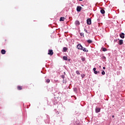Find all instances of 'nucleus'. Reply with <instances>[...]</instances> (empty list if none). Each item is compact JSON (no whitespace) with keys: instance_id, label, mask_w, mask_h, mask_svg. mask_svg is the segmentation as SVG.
<instances>
[{"instance_id":"nucleus-1","label":"nucleus","mask_w":125,"mask_h":125,"mask_svg":"<svg viewBox=\"0 0 125 125\" xmlns=\"http://www.w3.org/2000/svg\"><path fill=\"white\" fill-rule=\"evenodd\" d=\"M48 54L49 55H50L51 56H52V55H53V50H48Z\"/></svg>"},{"instance_id":"nucleus-2","label":"nucleus","mask_w":125,"mask_h":125,"mask_svg":"<svg viewBox=\"0 0 125 125\" xmlns=\"http://www.w3.org/2000/svg\"><path fill=\"white\" fill-rule=\"evenodd\" d=\"M77 48H78V49H80V50H82L83 48V46H82L81 44H79L78 45H77Z\"/></svg>"},{"instance_id":"nucleus-3","label":"nucleus","mask_w":125,"mask_h":125,"mask_svg":"<svg viewBox=\"0 0 125 125\" xmlns=\"http://www.w3.org/2000/svg\"><path fill=\"white\" fill-rule=\"evenodd\" d=\"M81 10H82V7L80 6H78L77 7V11H78V12H81Z\"/></svg>"},{"instance_id":"nucleus-4","label":"nucleus","mask_w":125,"mask_h":125,"mask_svg":"<svg viewBox=\"0 0 125 125\" xmlns=\"http://www.w3.org/2000/svg\"><path fill=\"white\" fill-rule=\"evenodd\" d=\"M87 24L88 25H91V20L90 19H88L87 20Z\"/></svg>"},{"instance_id":"nucleus-5","label":"nucleus","mask_w":125,"mask_h":125,"mask_svg":"<svg viewBox=\"0 0 125 125\" xmlns=\"http://www.w3.org/2000/svg\"><path fill=\"white\" fill-rule=\"evenodd\" d=\"M120 37L121 39H125V33H122L120 34Z\"/></svg>"},{"instance_id":"nucleus-6","label":"nucleus","mask_w":125,"mask_h":125,"mask_svg":"<svg viewBox=\"0 0 125 125\" xmlns=\"http://www.w3.org/2000/svg\"><path fill=\"white\" fill-rule=\"evenodd\" d=\"M81 50H83L84 52H88V50H86V49L83 47H82V49Z\"/></svg>"},{"instance_id":"nucleus-7","label":"nucleus","mask_w":125,"mask_h":125,"mask_svg":"<svg viewBox=\"0 0 125 125\" xmlns=\"http://www.w3.org/2000/svg\"><path fill=\"white\" fill-rule=\"evenodd\" d=\"M101 110V108L99 107L96 108V113H99Z\"/></svg>"},{"instance_id":"nucleus-8","label":"nucleus","mask_w":125,"mask_h":125,"mask_svg":"<svg viewBox=\"0 0 125 125\" xmlns=\"http://www.w3.org/2000/svg\"><path fill=\"white\" fill-rule=\"evenodd\" d=\"M22 89H23V88L21 86H17L18 90H22Z\"/></svg>"},{"instance_id":"nucleus-9","label":"nucleus","mask_w":125,"mask_h":125,"mask_svg":"<svg viewBox=\"0 0 125 125\" xmlns=\"http://www.w3.org/2000/svg\"><path fill=\"white\" fill-rule=\"evenodd\" d=\"M124 43V40H120L119 41V44L120 45H122V44H123Z\"/></svg>"},{"instance_id":"nucleus-10","label":"nucleus","mask_w":125,"mask_h":125,"mask_svg":"<svg viewBox=\"0 0 125 125\" xmlns=\"http://www.w3.org/2000/svg\"><path fill=\"white\" fill-rule=\"evenodd\" d=\"M6 53V51H5V50L2 49L1 50V54H5Z\"/></svg>"},{"instance_id":"nucleus-11","label":"nucleus","mask_w":125,"mask_h":125,"mask_svg":"<svg viewBox=\"0 0 125 125\" xmlns=\"http://www.w3.org/2000/svg\"><path fill=\"white\" fill-rule=\"evenodd\" d=\"M80 21H75V25L76 26H79V25H80Z\"/></svg>"},{"instance_id":"nucleus-12","label":"nucleus","mask_w":125,"mask_h":125,"mask_svg":"<svg viewBox=\"0 0 125 125\" xmlns=\"http://www.w3.org/2000/svg\"><path fill=\"white\" fill-rule=\"evenodd\" d=\"M63 50L64 52H66V51H67V50H68V49L66 47H64L63 48Z\"/></svg>"},{"instance_id":"nucleus-13","label":"nucleus","mask_w":125,"mask_h":125,"mask_svg":"<svg viewBox=\"0 0 125 125\" xmlns=\"http://www.w3.org/2000/svg\"><path fill=\"white\" fill-rule=\"evenodd\" d=\"M102 59H103V61H106V57L105 56L102 57Z\"/></svg>"},{"instance_id":"nucleus-14","label":"nucleus","mask_w":125,"mask_h":125,"mask_svg":"<svg viewBox=\"0 0 125 125\" xmlns=\"http://www.w3.org/2000/svg\"><path fill=\"white\" fill-rule=\"evenodd\" d=\"M101 13L102 14H104V13H105V10H104V9L101 10Z\"/></svg>"},{"instance_id":"nucleus-15","label":"nucleus","mask_w":125,"mask_h":125,"mask_svg":"<svg viewBox=\"0 0 125 125\" xmlns=\"http://www.w3.org/2000/svg\"><path fill=\"white\" fill-rule=\"evenodd\" d=\"M65 20V18L64 17H61L60 19V21H64Z\"/></svg>"},{"instance_id":"nucleus-16","label":"nucleus","mask_w":125,"mask_h":125,"mask_svg":"<svg viewBox=\"0 0 125 125\" xmlns=\"http://www.w3.org/2000/svg\"><path fill=\"white\" fill-rule=\"evenodd\" d=\"M63 60H65L66 61H67V60H68V58L66 56H63Z\"/></svg>"},{"instance_id":"nucleus-17","label":"nucleus","mask_w":125,"mask_h":125,"mask_svg":"<svg viewBox=\"0 0 125 125\" xmlns=\"http://www.w3.org/2000/svg\"><path fill=\"white\" fill-rule=\"evenodd\" d=\"M87 42L88 43H92V40H87Z\"/></svg>"},{"instance_id":"nucleus-18","label":"nucleus","mask_w":125,"mask_h":125,"mask_svg":"<svg viewBox=\"0 0 125 125\" xmlns=\"http://www.w3.org/2000/svg\"><path fill=\"white\" fill-rule=\"evenodd\" d=\"M76 73L77 75H81V73H80V71H79V70H77L76 71Z\"/></svg>"},{"instance_id":"nucleus-19","label":"nucleus","mask_w":125,"mask_h":125,"mask_svg":"<svg viewBox=\"0 0 125 125\" xmlns=\"http://www.w3.org/2000/svg\"><path fill=\"white\" fill-rule=\"evenodd\" d=\"M81 77L82 78V79H83V78H84V77H85V75L84 74H81Z\"/></svg>"},{"instance_id":"nucleus-20","label":"nucleus","mask_w":125,"mask_h":125,"mask_svg":"<svg viewBox=\"0 0 125 125\" xmlns=\"http://www.w3.org/2000/svg\"><path fill=\"white\" fill-rule=\"evenodd\" d=\"M103 51H107V48H103Z\"/></svg>"},{"instance_id":"nucleus-21","label":"nucleus","mask_w":125,"mask_h":125,"mask_svg":"<svg viewBox=\"0 0 125 125\" xmlns=\"http://www.w3.org/2000/svg\"><path fill=\"white\" fill-rule=\"evenodd\" d=\"M46 82V83H50V80L47 79Z\"/></svg>"},{"instance_id":"nucleus-22","label":"nucleus","mask_w":125,"mask_h":125,"mask_svg":"<svg viewBox=\"0 0 125 125\" xmlns=\"http://www.w3.org/2000/svg\"><path fill=\"white\" fill-rule=\"evenodd\" d=\"M99 73V71L98 72L97 71H94V74H95L96 75H97V74Z\"/></svg>"},{"instance_id":"nucleus-23","label":"nucleus","mask_w":125,"mask_h":125,"mask_svg":"<svg viewBox=\"0 0 125 125\" xmlns=\"http://www.w3.org/2000/svg\"><path fill=\"white\" fill-rule=\"evenodd\" d=\"M84 35V34H83V33H81V34H80V35L81 36V37H84V36L83 35Z\"/></svg>"},{"instance_id":"nucleus-24","label":"nucleus","mask_w":125,"mask_h":125,"mask_svg":"<svg viewBox=\"0 0 125 125\" xmlns=\"http://www.w3.org/2000/svg\"><path fill=\"white\" fill-rule=\"evenodd\" d=\"M81 59H82V61H84L85 60V58H82Z\"/></svg>"},{"instance_id":"nucleus-25","label":"nucleus","mask_w":125,"mask_h":125,"mask_svg":"<svg viewBox=\"0 0 125 125\" xmlns=\"http://www.w3.org/2000/svg\"><path fill=\"white\" fill-rule=\"evenodd\" d=\"M102 74L105 75V71H102Z\"/></svg>"},{"instance_id":"nucleus-26","label":"nucleus","mask_w":125,"mask_h":125,"mask_svg":"<svg viewBox=\"0 0 125 125\" xmlns=\"http://www.w3.org/2000/svg\"><path fill=\"white\" fill-rule=\"evenodd\" d=\"M84 32H85V33H86L87 34H88V32H87L86 29H84Z\"/></svg>"},{"instance_id":"nucleus-27","label":"nucleus","mask_w":125,"mask_h":125,"mask_svg":"<svg viewBox=\"0 0 125 125\" xmlns=\"http://www.w3.org/2000/svg\"><path fill=\"white\" fill-rule=\"evenodd\" d=\"M61 77L62 78V79H64L65 78V76L64 75H62Z\"/></svg>"},{"instance_id":"nucleus-28","label":"nucleus","mask_w":125,"mask_h":125,"mask_svg":"<svg viewBox=\"0 0 125 125\" xmlns=\"http://www.w3.org/2000/svg\"><path fill=\"white\" fill-rule=\"evenodd\" d=\"M74 91H75V92H76V91H77V88H75L74 89Z\"/></svg>"},{"instance_id":"nucleus-29","label":"nucleus","mask_w":125,"mask_h":125,"mask_svg":"<svg viewBox=\"0 0 125 125\" xmlns=\"http://www.w3.org/2000/svg\"><path fill=\"white\" fill-rule=\"evenodd\" d=\"M93 71H94V72H95V71H96V68H93Z\"/></svg>"},{"instance_id":"nucleus-30","label":"nucleus","mask_w":125,"mask_h":125,"mask_svg":"<svg viewBox=\"0 0 125 125\" xmlns=\"http://www.w3.org/2000/svg\"><path fill=\"white\" fill-rule=\"evenodd\" d=\"M103 69H104V70H105V69H106V67H103Z\"/></svg>"},{"instance_id":"nucleus-31","label":"nucleus","mask_w":125,"mask_h":125,"mask_svg":"<svg viewBox=\"0 0 125 125\" xmlns=\"http://www.w3.org/2000/svg\"><path fill=\"white\" fill-rule=\"evenodd\" d=\"M112 118H115V116L113 115Z\"/></svg>"},{"instance_id":"nucleus-32","label":"nucleus","mask_w":125,"mask_h":125,"mask_svg":"<svg viewBox=\"0 0 125 125\" xmlns=\"http://www.w3.org/2000/svg\"><path fill=\"white\" fill-rule=\"evenodd\" d=\"M80 1H83V0H79Z\"/></svg>"},{"instance_id":"nucleus-33","label":"nucleus","mask_w":125,"mask_h":125,"mask_svg":"<svg viewBox=\"0 0 125 125\" xmlns=\"http://www.w3.org/2000/svg\"><path fill=\"white\" fill-rule=\"evenodd\" d=\"M99 67L101 68V66H100Z\"/></svg>"}]
</instances>
